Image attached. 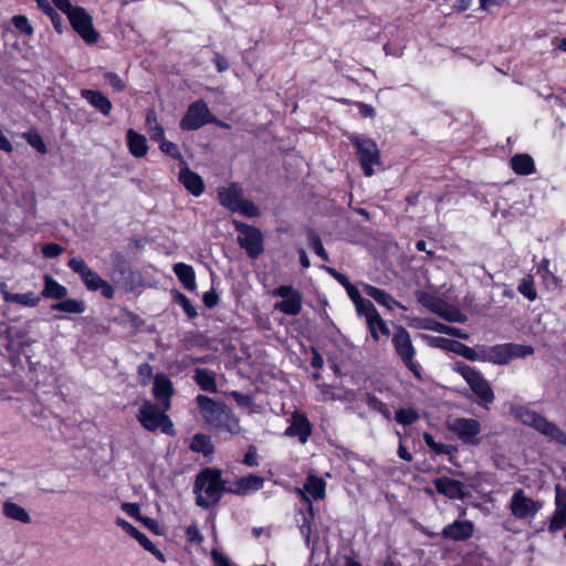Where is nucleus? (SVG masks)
Listing matches in <instances>:
<instances>
[{"label": "nucleus", "mask_w": 566, "mask_h": 566, "mask_svg": "<svg viewBox=\"0 0 566 566\" xmlns=\"http://www.w3.org/2000/svg\"><path fill=\"white\" fill-rule=\"evenodd\" d=\"M196 401L200 415L207 424L230 434L241 432L239 419L224 403L203 395H198Z\"/></svg>", "instance_id": "1"}, {"label": "nucleus", "mask_w": 566, "mask_h": 566, "mask_svg": "<svg viewBox=\"0 0 566 566\" xmlns=\"http://www.w3.org/2000/svg\"><path fill=\"white\" fill-rule=\"evenodd\" d=\"M195 493L197 495L196 502L199 506L209 507L221 499L224 492H228L221 473L216 469L202 470L196 479Z\"/></svg>", "instance_id": "2"}, {"label": "nucleus", "mask_w": 566, "mask_h": 566, "mask_svg": "<svg viewBox=\"0 0 566 566\" xmlns=\"http://www.w3.org/2000/svg\"><path fill=\"white\" fill-rule=\"evenodd\" d=\"M513 413L522 423L534 428L549 440L559 444H566V434L545 417L525 407L514 408Z\"/></svg>", "instance_id": "3"}, {"label": "nucleus", "mask_w": 566, "mask_h": 566, "mask_svg": "<svg viewBox=\"0 0 566 566\" xmlns=\"http://www.w3.org/2000/svg\"><path fill=\"white\" fill-rule=\"evenodd\" d=\"M164 408L160 410L157 405L144 400L138 409L137 419L147 431L160 430L165 434L175 436L174 423Z\"/></svg>", "instance_id": "4"}, {"label": "nucleus", "mask_w": 566, "mask_h": 566, "mask_svg": "<svg viewBox=\"0 0 566 566\" xmlns=\"http://www.w3.org/2000/svg\"><path fill=\"white\" fill-rule=\"evenodd\" d=\"M59 10L67 15L73 29L88 44L98 40V33L93 28L92 18L80 7L71 2H55Z\"/></svg>", "instance_id": "5"}, {"label": "nucleus", "mask_w": 566, "mask_h": 566, "mask_svg": "<svg viewBox=\"0 0 566 566\" xmlns=\"http://www.w3.org/2000/svg\"><path fill=\"white\" fill-rule=\"evenodd\" d=\"M349 140L356 148L364 175L371 177L375 174L374 166L380 165V153L377 144L370 138L356 135H352Z\"/></svg>", "instance_id": "6"}, {"label": "nucleus", "mask_w": 566, "mask_h": 566, "mask_svg": "<svg viewBox=\"0 0 566 566\" xmlns=\"http://www.w3.org/2000/svg\"><path fill=\"white\" fill-rule=\"evenodd\" d=\"M531 354H533V348L531 346L501 344L481 350L480 360L504 365L514 358L525 357Z\"/></svg>", "instance_id": "7"}, {"label": "nucleus", "mask_w": 566, "mask_h": 566, "mask_svg": "<svg viewBox=\"0 0 566 566\" xmlns=\"http://www.w3.org/2000/svg\"><path fill=\"white\" fill-rule=\"evenodd\" d=\"M69 266L81 276L87 290L93 292L101 290L103 296L106 298L111 300L114 297V289L112 285L103 280L97 272L91 270L82 259H71Z\"/></svg>", "instance_id": "8"}, {"label": "nucleus", "mask_w": 566, "mask_h": 566, "mask_svg": "<svg viewBox=\"0 0 566 566\" xmlns=\"http://www.w3.org/2000/svg\"><path fill=\"white\" fill-rule=\"evenodd\" d=\"M543 501L527 496L523 489H517L511 496L510 511L518 521L531 522L543 509Z\"/></svg>", "instance_id": "9"}, {"label": "nucleus", "mask_w": 566, "mask_h": 566, "mask_svg": "<svg viewBox=\"0 0 566 566\" xmlns=\"http://www.w3.org/2000/svg\"><path fill=\"white\" fill-rule=\"evenodd\" d=\"M356 313L363 317L374 340L378 342L381 336L388 337L390 331L386 322L379 315L375 305L367 298L355 304Z\"/></svg>", "instance_id": "10"}, {"label": "nucleus", "mask_w": 566, "mask_h": 566, "mask_svg": "<svg viewBox=\"0 0 566 566\" xmlns=\"http://www.w3.org/2000/svg\"><path fill=\"white\" fill-rule=\"evenodd\" d=\"M455 369L470 386L480 405L486 407L493 402L494 394L492 388L479 371L465 364H459Z\"/></svg>", "instance_id": "11"}, {"label": "nucleus", "mask_w": 566, "mask_h": 566, "mask_svg": "<svg viewBox=\"0 0 566 566\" xmlns=\"http://www.w3.org/2000/svg\"><path fill=\"white\" fill-rule=\"evenodd\" d=\"M447 428L463 443L469 446L480 444L481 424L478 420L472 418H455L448 422Z\"/></svg>", "instance_id": "12"}, {"label": "nucleus", "mask_w": 566, "mask_h": 566, "mask_svg": "<svg viewBox=\"0 0 566 566\" xmlns=\"http://www.w3.org/2000/svg\"><path fill=\"white\" fill-rule=\"evenodd\" d=\"M419 302L429 311L447 321L458 323H463L467 321V316L463 313H461V311L458 307L443 302L441 298L432 294H420Z\"/></svg>", "instance_id": "13"}, {"label": "nucleus", "mask_w": 566, "mask_h": 566, "mask_svg": "<svg viewBox=\"0 0 566 566\" xmlns=\"http://www.w3.org/2000/svg\"><path fill=\"white\" fill-rule=\"evenodd\" d=\"M235 229L240 232L238 242L250 258H258L263 251V237L259 229L234 221Z\"/></svg>", "instance_id": "14"}, {"label": "nucleus", "mask_w": 566, "mask_h": 566, "mask_svg": "<svg viewBox=\"0 0 566 566\" xmlns=\"http://www.w3.org/2000/svg\"><path fill=\"white\" fill-rule=\"evenodd\" d=\"M392 343L397 354L400 356L406 366L420 378L419 366L413 361L415 348L411 344L409 333L401 326H398L395 331Z\"/></svg>", "instance_id": "15"}, {"label": "nucleus", "mask_w": 566, "mask_h": 566, "mask_svg": "<svg viewBox=\"0 0 566 566\" xmlns=\"http://www.w3.org/2000/svg\"><path fill=\"white\" fill-rule=\"evenodd\" d=\"M272 296L281 297L274 308L291 316L298 315L302 311V296L291 285H282L271 292Z\"/></svg>", "instance_id": "16"}, {"label": "nucleus", "mask_w": 566, "mask_h": 566, "mask_svg": "<svg viewBox=\"0 0 566 566\" xmlns=\"http://www.w3.org/2000/svg\"><path fill=\"white\" fill-rule=\"evenodd\" d=\"M209 122H211V114L208 106L206 103L198 101L188 107L186 115L180 122V127L184 130H193Z\"/></svg>", "instance_id": "17"}, {"label": "nucleus", "mask_w": 566, "mask_h": 566, "mask_svg": "<svg viewBox=\"0 0 566 566\" xmlns=\"http://www.w3.org/2000/svg\"><path fill=\"white\" fill-rule=\"evenodd\" d=\"M566 527V489L560 485L555 486V511L551 518L548 530L552 533Z\"/></svg>", "instance_id": "18"}, {"label": "nucleus", "mask_w": 566, "mask_h": 566, "mask_svg": "<svg viewBox=\"0 0 566 566\" xmlns=\"http://www.w3.org/2000/svg\"><path fill=\"white\" fill-rule=\"evenodd\" d=\"M116 525L125 531L128 535L135 538L147 552L151 553L159 562L165 563V555L156 548V546L148 539V537L139 532L135 526L122 517H117Z\"/></svg>", "instance_id": "19"}, {"label": "nucleus", "mask_w": 566, "mask_h": 566, "mask_svg": "<svg viewBox=\"0 0 566 566\" xmlns=\"http://www.w3.org/2000/svg\"><path fill=\"white\" fill-rule=\"evenodd\" d=\"M312 434V424L310 420L301 412H293L290 419V426L285 430V436L296 437L301 443H306Z\"/></svg>", "instance_id": "20"}, {"label": "nucleus", "mask_w": 566, "mask_h": 566, "mask_svg": "<svg viewBox=\"0 0 566 566\" xmlns=\"http://www.w3.org/2000/svg\"><path fill=\"white\" fill-rule=\"evenodd\" d=\"M326 483L322 478L308 475L303 489H297L303 500L307 503L322 500L325 496Z\"/></svg>", "instance_id": "21"}, {"label": "nucleus", "mask_w": 566, "mask_h": 566, "mask_svg": "<svg viewBox=\"0 0 566 566\" xmlns=\"http://www.w3.org/2000/svg\"><path fill=\"white\" fill-rule=\"evenodd\" d=\"M153 395L156 399L160 400L165 410L171 407V396L174 395L172 382L163 374H158L154 378Z\"/></svg>", "instance_id": "22"}, {"label": "nucleus", "mask_w": 566, "mask_h": 566, "mask_svg": "<svg viewBox=\"0 0 566 566\" xmlns=\"http://www.w3.org/2000/svg\"><path fill=\"white\" fill-rule=\"evenodd\" d=\"M474 525L470 521L457 520L443 527L441 535L447 539L465 541L473 534Z\"/></svg>", "instance_id": "23"}, {"label": "nucleus", "mask_w": 566, "mask_h": 566, "mask_svg": "<svg viewBox=\"0 0 566 566\" xmlns=\"http://www.w3.org/2000/svg\"><path fill=\"white\" fill-rule=\"evenodd\" d=\"M264 479L254 474H249L243 476L228 486V492L238 494V495H247L251 492H255L263 488Z\"/></svg>", "instance_id": "24"}, {"label": "nucleus", "mask_w": 566, "mask_h": 566, "mask_svg": "<svg viewBox=\"0 0 566 566\" xmlns=\"http://www.w3.org/2000/svg\"><path fill=\"white\" fill-rule=\"evenodd\" d=\"M360 286L364 293H366L375 302H377L379 305L386 307L389 311H394L396 307L402 310L406 308L401 303L396 301L389 293L381 289H378L367 283H360Z\"/></svg>", "instance_id": "25"}, {"label": "nucleus", "mask_w": 566, "mask_h": 566, "mask_svg": "<svg viewBox=\"0 0 566 566\" xmlns=\"http://www.w3.org/2000/svg\"><path fill=\"white\" fill-rule=\"evenodd\" d=\"M437 492L449 499H462L465 495V486L462 482L450 478H438L433 481Z\"/></svg>", "instance_id": "26"}, {"label": "nucleus", "mask_w": 566, "mask_h": 566, "mask_svg": "<svg viewBox=\"0 0 566 566\" xmlns=\"http://www.w3.org/2000/svg\"><path fill=\"white\" fill-rule=\"evenodd\" d=\"M178 179L192 196L199 197L202 195L205 184L197 172L191 171L188 167H184L179 172Z\"/></svg>", "instance_id": "27"}, {"label": "nucleus", "mask_w": 566, "mask_h": 566, "mask_svg": "<svg viewBox=\"0 0 566 566\" xmlns=\"http://www.w3.org/2000/svg\"><path fill=\"white\" fill-rule=\"evenodd\" d=\"M126 142L127 147L132 156L136 158H142L146 156L148 151L147 139L144 135L137 133L136 130L129 128L126 132Z\"/></svg>", "instance_id": "28"}, {"label": "nucleus", "mask_w": 566, "mask_h": 566, "mask_svg": "<svg viewBox=\"0 0 566 566\" xmlns=\"http://www.w3.org/2000/svg\"><path fill=\"white\" fill-rule=\"evenodd\" d=\"M81 95L90 105L99 111L103 115H109L112 103L102 92L94 90H82Z\"/></svg>", "instance_id": "29"}, {"label": "nucleus", "mask_w": 566, "mask_h": 566, "mask_svg": "<svg viewBox=\"0 0 566 566\" xmlns=\"http://www.w3.org/2000/svg\"><path fill=\"white\" fill-rule=\"evenodd\" d=\"M221 205L232 211L234 206L243 198L238 185L220 188L218 191Z\"/></svg>", "instance_id": "30"}, {"label": "nucleus", "mask_w": 566, "mask_h": 566, "mask_svg": "<svg viewBox=\"0 0 566 566\" xmlns=\"http://www.w3.org/2000/svg\"><path fill=\"white\" fill-rule=\"evenodd\" d=\"M174 273L185 286V289L189 291H193L196 289V274L191 265L181 262L176 263L174 265Z\"/></svg>", "instance_id": "31"}, {"label": "nucleus", "mask_w": 566, "mask_h": 566, "mask_svg": "<svg viewBox=\"0 0 566 566\" xmlns=\"http://www.w3.org/2000/svg\"><path fill=\"white\" fill-rule=\"evenodd\" d=\"M326 272L329 273L347 292L348 297L350 301L355 304H357L359 301H361L364 297L360 295L359 290L357 286L352 284L347 276L344 274L337 272L333 268H325Z\"/></svg>", "instance_id": "32"}, {"label": "nucleus", "mask_w": 566, "mask_h": 566, "mask_svg": "<svg viewBox=\"0 0 566 566\" xmlns=\"http://www.w3.org/2000/svg\"><path fill=\"white\" fill-rule=\"evenodd\" d=\"M42 296L45 298L61 300L67 295V289L50 275H44Z\"/></svg>", "instance_id": "33"}, {"label": "nucleus", "mask_w": 566, "mask_h": 566, "mask_svg": "<svg viewBox=\"0 0 566 566\" xmlns=\"http://www.w3.org/2000/svg\"><path fill=\"white\" fill-rule=\"evenodd\" d=\"M2 512L4 516L10 520H14L24 524H29L31 522V517L27 510L14 502L6 501L2 505Z\"/></svg>", "instance_id": "34"}, {"label": "nucleus", "mask_w": 566, "mask_h": 566, "mask_svg": "<svg viewBox=\"0 0 566 566\" xmlns=\"http://www.w3.org/2000/svg\"><path fill=\"white\" fill-rule=\"evenodd\" d=\"M511 167L518 175H531L534 172V160L525 154L515 155L511 159Z\"/></svg>", "instance_id": "35"}, {"label": "nucleus", "mask_w": 566, "mask_h": 566, "mask_svg": "<svg viewBox=\"0 0 566 566\" xmlns=\"http://www.w3.org/2000/svg\"><path fill=\"white\" fill-rule=\"evenodd\" d=\"M145 126L153 140H160L165 136L164 127L159 124L157 115L153 109L146 113Z\"/></svg>", "instance_id": "36"}, {"label": "nucleus", "mask_w": 566, "mask_h": 566, "mask_svg": "<svg viewBox=\"0 0 566 566\" xmlns=\"http://www.w3.org/2000/svg\"><path fill=\"white\" fill-rule=\"evenodd\" d=\"M193 378L202 390L217 392L216 378L211 371L207 369H197Z\"/></svg>", "instance_id": "37"}, {"label": "nucleus", "mask_w": 566, "mask_h": 566, "mask_svg": "<svg viewBox=\"0 0 566 566\" xmlns=\"http://www.w3.org/2000/svg\"><path fill=\"white\" fill-rule=\"evenodd\" d=\"M53 311H61L70 314H81L85 311L83 301L66 298L62 302L55 303L51 306Z\"/></svg>", "instance_id": "38"}, {"label": "nucleus", "mask_w": 566, "mask_h": 566, "mask_svg": "<svg viewBox=\"0 0 566 566\" xmlns=\"http://www.w3.org/2000/svg\"><path fill=\"white\" fill-rule=\"evenodd\" d=\"M423 327L427 329L438 332V333L448 334V335H451V336H454V337H458L461 339H468V337H469V335L467 333L462 332L461 329L448 326V325L439 323V322L429 321L428 323H426L423 325Z\"/></svg>", "instance_id": "39"}, {"label": "nucleus", "mask_w": 566, "mask_h": 566, "mask_svg": "<svg viewBox=\"0 0 566 566\" xmlns=\"http://www.w3.org/2000/svg\"><path fill=\"white\" fill-rule=\"evenodd\" d=\"M190 449L195 452L203 453L205 455H209L213 452V447L211 444V440L206 434H196L193 436Z\"/></svg>", "instance_id": "40"}, {"label": "nucleus", "mask_w": 566, "mask_h": 566, "mask_svg": "<svg viewBox=\"0 0 566 566\" xmlns=\"http://www.w3.org/2000/svg\"><path fill=\"white\" fill-rule=\"evenodd\" d=\"M9 303H15L23 307H35L40 303V297L33 292L13 293V296H8Z\"/></svg>", "instance_id": "41"}, {"label": "nucleus", "mask_w": 566, "mask_h": 566, "mask_svg": "<svg viewBox=\"0 0 566 566\" xmlns=\"http://www.w3.org/2000/svg\"><path fill=\"white\" fill-rule=\"evenodd\" d=\"M517 291L531 302L537 298V292L534 286V280L531 275H525L520 281Z\"/></svg>", "instance_id": "42"}, {"label": "nucleus", "mask_w": 566, "mask_h": 566, "mask_svg": "<svg viewBox=\"0 0 566 566\" xmlns=\"http://www.w3.org/2000/svg\"><path fill=\"white\" fill-rule=\"evenodd\" d=\"M448 350L458 353L459 355L465 357L469 360H480L481 356V352L478 353L473 348L455 340L453 342V344H451V347H448Z\"/></svg>", "instance_id": "43"}, {"label": "nucleus", "mask_w": 566, "mask_h": 566, "mask_svg": "<svg viewBox=\"0 0 566 566\" xmlns=\"http://www.w3.org/2000/svg\"><path fill=\"white\" fill-rule=\"evenodd\" d=\"M232 211L250 218L258 217L260 214L259 208L252 201L243 198L237 203V206H234Z\"/></svg>", "instance_id": "44"}, {"label": "nucleus", "mask_w": 566, "mask_h": 566, "mask_svg": "<svg viewBox=\"0 0 566 566\" xmlns=\"http://www.w3.org/2000/svg\"><path fill=\"white\" fill-rule=\"evenodd\" d=\"M308 243L321 259L325 261L328 260L327 252L324 249L319 237L314 231L308 232Z\"/></svg>", "instance_id": "45"}, {"label": "nucleus", "mask_w": 566, "mask_h": 566, "mask_svg": "<svg viewBox=\"0 0 566 566\" xmlns=\"http://www.w3.org/2000/svg\"><path fill=\"white\" fill-rule=\"evenodd\" d=\"M418 419V413L413 409H399L396 412V420L401 424H411Z\"/></svg>", "instance_id": "46"}, {"label": "nucleus", "mask_w": 566, "mask_h": 566, "mask_svg": "<svg viewBox=\"0 0 566 566\" xmlns=\"http://www.w3.org/2000/svg\"><path fill=\"white\" fill-rule=\"evenodd\" d=\"M423 440L426 442V444L433 451L436 452L437 454H448L450 453L451 451V448L443 444V443H438L434 441L433 437L429 433H424L423 434Z\"/></svg>", "instance_id": "47"}, {"label": "nucleus", "mask_w": 566, "mask_h": 566, "mask_svg": "<svg viewBox=\"0 0 566 566\" xmlns=\"http://www.w3.org/2000/svg\"><path fill=\"white\" fill-rule=\"evenodd\" d=\"M24 138L39 153H41V154L46 153V146H45L42 137L38 133H35V132L27 133L24 135Z\"/></svg>", "instance_id": "48"}, {"label": "nucleus", "mask_w": 566, "mask_h": 566, "mask_svg": "<svg viewBox=\"0 0 566 566\" xmlns=\"http://www.w3.org/2000/svg\"><path fill=\"white\" fill-rule=\"evenodd\" d=\"M157 143L159 144V148L163 153L174 157V158H181V154L179 151V148L176 144L167 140L165 138V136L163 137V139L160 140H157Z\"/></svg>", "instance_id": "49"}, {"label": "nucleus", "mask_w": 566, "mask_h": 566, "mask_svg": "<svg viewBox=\"0 0 566 566\" xmlns=\"http://www.w3.org/2000/svg\"><path fill=\"white\" fill-rule=\"evenodd\" d=\"M13 25L23 34L32 35L33 28L30 24L29 20L24 15H14L12 18Z\"/></svg>", "instance_id": "50"}, {"label": "nucleus", "mask_w": 566, "mask_h": 566, "mask_svg": "<svg viewBox=\"0 0 566 566\" xmlns=\"http://www.w3.org/2000/svg\"><path fill=\"white\" fill-rule=\"evenodd\" d=\"M105 82L116 92H122L125 88L124 81L113 72H107L104 75Z\"/></svg>", "instance_id": "51"}, {"label": "nucleus", "mask_w": 566, "mask_h": 566, "mask_svg": "<svg viewBox=\"0 0 566 566\" xmlns=\"http://www.w3.org/2000/svg\"><path fill=\"white\" fill-rule=\"evenodd\" d=\"M176 301L190 317H193L197 315L195 307L191 305V303L187 296H185L181 293H178L176 296Z\"/></svg>", "instance_id": "52"}, {"label": "nucleus", "mask_w": 566, "mask_h": 566, "mask_svg": "<svg viewBox=\"0 0 566 566\" xmlns=\"http://www.w3.org/2000/svg\"><path fill=\"white\" fill-rule=\"evenodd\" d=\"M368 405L370 408H373V409L377 410L378 412H380L381 415H384V417L386 419H390L389 409L387 408V406L384 402L378 400L376 397H370L368 399Z\"/></svg>", "instance_id": "53"}, {"label": "nucleus", "mask_w": 566, "mask_h": 566, "mask_svg": "<svg viewBox=\"0 0 566 566\" xmlns=\"http://www.w3.org/2000/svg\"><path fill=\"white\" fill-rule=\"evenodd\" d=\"M62 252V247L56 243H49L42 248L44 256L50 259L59 256Z\"/></svg>", "instance_id": "54"}, {"label": "nucleus", "mask_w": 566, "mask_h": 566, "mask_svg": "<svg viewBox=\"0 0 566 566\" xmlns=\"http://www.w3.org/2000/svg\"><path fill=\"white\" fill-rule=\"evenodd\" d=\"M151 375H153V368L149 364H142L138 367V376H139L140 382L143 385H146L149 381Z\"/></svg>", "instance_id": "55"}, {"label": "nucleus", "mask_w": 566, "mask_h": 566, "mask_svg": "<svg viewBox=\"0 0 566 566\" xmlns=\"http://www.w3.org/2000/svg\"><path fill=\"white\" fill-rule=\"evenodd\" d=\"M230 395H231V397H233V399L240 407H247V408L251 407V405H252L251 397L243 395L239 391H232Z\"/></svg>", "instance_id": "56"}, {"label": "nucleus", "mask_w": 566, "mask_h": 566, "mask_svg": "<svg viewBox=\"0 0 566 566\" xmlns=\"http://www.w3.org/2000/svg\"><path fill=\"white\" fill-rule=\"evenodd\" d=\"M140 522L157 535H161L164 533L158 522L154 518L140 517Z\"/></svg>", "instance_id": "57"}, {"label": "nucleus", "mask_w": 566, "mask_h": 566, "mask_svg": "<svg viewBox=\"0 0 566 566\" xmlns=\"http://www.w3.org/2000/svg\"><path fill=\"white\" fill-rule=\"evenodd\" d=\"M122 509L129 515V516H133L135 518H137L138 521H140V517H143L140 515V509L137 504H134V503H124L122 505Z\"/></svg>", "instance_id": "58"}, {"label": "nucleus", "mask_w": 566, "mask_h": 566, "mask_svg": "<svg viewBox=\"0 0 566 566\" xmlns=\"http://www.w3.org/2000/svg\"><path fill=\"white\" fill-rule=\"evenodd\" d=\"M187 538L190 542H198L200 543L202 541V536L196 525H190L187 527L186 531Z\"/></svg>", "instance_id": "59"}, {"label": "nucleus", "mask_w": 566, "mask_h": 566, "mask_svg": "<svg viewBox=\"0 0 566 566\" xmlns=\"http://www.w3.org/2000/svg\"><path fill=\"white\" fill-rule=\"evenodd\" d=\"M454 340L447 339L444 337H433L430 340V344L434 347L443 348L448 350V347H451Z\"/></svg>", "instance_id": "60"}, {"label": "nucleus", "mask_w": 566, "mask_h": 566, "mask_svg": "<svg viewBox=\"0 0 566 566\" xmlns=\"http://www.w3.org/2000/svg\"><path fill=\"white\" fill-rule=\"evenodd\" d=\"M40 9L46 13L49 17L54 14L56 12V9L59 10V6L54 2H38Z\"/></svg>", "instance_id": "61"}, {"label": "nucleus", "mask_w": 566, "mask_h": 566, "mask_svg": "<svg viewBox=\"0 0 566 566\" xmlns=\"http://www.w3.org/2000/svg\"><path fill=\"white\" fill-rule=\"evenodd\" d=\"M359 114L363 117H374L375 116V109L365 103H357Z\"/></svg>", "instance_id": "62"}, {"label": "nucleus", "mask_w": 566, "mask_h": 566, "mask_svg": "<svg viewBox=\"0 0 566 566\" xmlns=\"http://www.w3.org/2000/svg\"><path fill=\"white\" fill-rule=\"evenodd\" d=\"M213 62L219 72L226 71L229 66L227 59L220 54L214 55Z\"/></svg>", "instance_id": "63"}, {"label": "nucleus", "mask_w": 566, "mask_h": 566, "mask_svg": "<svg viewBox=\"0 0 566 566\" xmlns=\"http://www.w3.org/2000/svg\"><path fill=\"white\" fill-rule=\"evenodd\" d=\"M0 150H3L6 153H11L13 150L12 144L2 134H0Z\"/></svg>", "instance_id": "64"}]
</instances>
